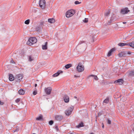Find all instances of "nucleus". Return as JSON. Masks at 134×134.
<instances>
[{"mask_svg": "<svg viewBox=\"0 0 134 134\" xmlns=\"http://www.w3.org/2000/svg\"><path fill=\"white\" fill-rule=\"evenodd\" d=\"M39 5L40 7L42 9H44L46 7L45 0H40Z\"/></svg>", "mask_w": 134, "mask_h": 134, "instance_id": "obj_5", "label": "nucleus"}, {"mask_svg": "<svg viewBox=\"0 0 134 134\" xmlns=\"http://www.w3.org/2000/svg\"><path fill=\"white\" fill-rule=\"evenodd\" d=\"M64 100L66 103H68L69 101V98L67 95L65 94L63 97Z\"/></svg>", "mask_w": 134, "mask_h": 134, "instance_id": "obj_9", "label": "nucleus"}, {"mask_svg": "<svg viewBox=\"0 0 134 134\" xmlns=\"http://www.w3.org/2000/svg\"><path fill=\"white\" fill-rule=\"evenodd\" d=\"M34 58L31 55L29 56V61L31 62L34 60Z\"/></svg>", "mask_w": 134, "mask_h": 134, "instance_id": "obj_26", "label": "nucleus"}, {"mask_svg": "<svg viewBox=\"0 0 134 134\" xmlns=\"http://www.w3.org/2000/svg\"><path fill=\"white\" fill-rule=\"evenodd\" d=\"M63 71H58L57 72L53 74V77H57L60 74L62 73Z\"/></svg>", "mask_w": 134, "mask_h": 134, "instance_id": "obj_14", "label": "nucleus"}, {"mask_svg": "<svg viewBox=\"0 0 134 134\" xmlns=\"http://www.w3.org/2000/svg\"><path fill=\"white\" fill-rule=\"evenodd\" d=\"M23 77V76L22 75L20 74H19L16 75V76L15 78V80L16 81H18L22 79Z\"/></svg>", "mask_w": 134, "mask_h": 134, "instance_id": "obj_8", "label": "nucleus"}, {"mask_svg": "<svg viewBox=\"0 0 134 134\" xmlns=\"http://www.w3.org/2000/svg\"><path fill=\"white\" fill-rule=\"evenodd\" d=\"M110 9H109L108 11H107L105 14V15L106 16H108L110 14Z\"/></svg>", "mask_w": 134, "mask_h": 134, "instance_id": "obj_28", "label": "nucleus"}, {"mask_svg": "<svg viewBox=\"0 0 134 134\" xmlns=\"http://www.w3.org/2000/svg\"><path fill=\"white\" fill-rule=\"evenodd\" d=\"M37 93V91L36 90H35L33 92V94L34 95H36Z\"/></svg>", "mask_w": 134, "mask_h": 134, "instance_id": "obj_34", "label": "nucleus"}, {"mask_svg": "<svg viewBox=\"0 0 134 134\" xmlns=\"http://www.w3.org/2000/svg\"><path fill=\"white\" fill-rule=\"evenodd\" d=\"M123 23L124 24H125L126 23V22H123Z\"/></svg>", "mask_w": 134, "mask_h": 134, "instance_id": "obj_42", "label": "nucleus"}, {"mask_svg": "<svg viewBox=\"0 0 134 134\" xmlns=\"http://www.w3.org/2000/svg\"><path fill=\"white\" fill-rule=\"evenodd\" d=\"M110 23H111V22L109 23H108V24H110Z\"/></svg>", "mask_w": 134, "mask_h": 134, "instance_id": "obj_50", "label": "nucleus"}, {"mask_svg": "<svg viewBox=\"0 0 134 134\" xmlns=\"http://www.w3.org/2000/svg\"><path fill=\"white\" fill-rule=\"evenodd\" d=\"M129 10H128V8H127L121 9V13L122 14H125L129 12Z\"/></svg>", "mask_w": 134, "mask_h": 134, "instance_id": "obj_10", "label": "nucleus"}, {"mask_svg": "<svg viewBox=\"0 0 134 134\" xmlns=\"http://www.w3.org/2000/svg\"><path fill=\"white\" fill-rule=\"evenodd\" d=\"M85 42L84 41H80L78 44H82V43H85Z\"/></svg>", "mask_w": 134, "mask_h": 134, "instance_id": "obj_35", "label": "nucleus"}, {"mask_svg": "<svg viewBox=\"0 0 134 134\" xmlns=\"http://www.w3.org/2000/svg\"><path fill=\"white\" fill-rule=\"evenodd\" d=\"M98 115H101V114H100V113H98Z\"/></svg>", "mask_w": 134, "mask_h": 134, "instance_id": "obj_46", "label": "nucleus"}, {"mask_svg": "<svg viewBox=\"0 0 134 134\" xmlns=\"http://www.w3.org/2000/svg\"><path fill=\"white\" fill-rule=\"evenodd\" d=\"M102 127L103 128H104V125H103L102 126Z\"/></svg>", "mask_w": 134, "mask_h": 134, "instance_id": "obj_45", "label": "nucleus"}, {"mask_svg": "<svg viewBox=\"0 0 134 134\" xmlns=\"http://www.w3.org/2000/svg\"><path fill=\"white\" fill-rule=\"evenodd\" d=\"M127 53L125 52H121L118 54V55L120 57H125L127 56Z\"/></svg>", "mask_w": 134, "mask_h": 134, "instance_id": "obj_11", "label": "nucleus"}, {"mask_svg": "<svg viewBox=\"0 0 134 134\" xmlns=\"http://www.w3.org/2000/svg\"><path fill=\"white\" fill-rule=\"evenodd\" d=\"M84 126L83 123L82 122L80 123L78 125L76 126V127L78 128H79L81 127H82Z\"/></svg>", "mask_w": 134, "mask_h": 134, "instance_id": "obj_20", "label": "nucleus"}, {"mask_svg": "<svg viewBox=\"0 0 134 134\" xmlns=\"http://www.w3.org/2000/svg\"><path fill=\"white\" fill-rule=\"evenodd\" d=\"M74 108V106L71 105L66 109L65 111L66 115L68 116H69L71 114Z\"/></svg>", "mask_w": 134, "mask_h": 134, "instance_id": "obj_2", "label": "nucleus"}, {"mask_svg": "<svg viewBox=\"0 0 134 134\" xmlns=\"http://www.w3.org/2000/svg\"><path fill=\"white\" fill-rule=\"evenodd\" d=\"M123 80L122 79H119L114 81V83L118 85H122L123 83Z\"/></svg>", "mask_w": 134, "mask_h": 134, "instance_id": "obj_12", "label": "nucleus"}, {"mask_svg": "<svg viewBox=\"0 0 134 134\" xmlns=\"http://www.w3.org/2000/svg\"><path fill=\"white\" fill-rule=\"evenodd\" d=\"M109 100V99L108 98H107L105 99L104 100L103 103H108Z\"/></svg>", "mask_w": 134, "mask_h": 134, "instance_id": "obj_23", "label": "nucleus"}, {"mask_svg": "<svg viewBox=\"0 0 134 134\" xmlns=\"http://www.w3.org/2000/svg\"><path fill=\"white\" fill-rule=\"evenodd\" d=\"M30 20L28 19L26 20L25 22V23L26 24H28L29 23Z\"/></svg>", "mask_w": 134, "mask_h": 134, "instance_id": "obj_30", "label": "nucleus"}, {"mask_svg": "<svg viewBox=\"0 0 134 134\" xmlns=\"http://www.w3.org/2000/svg\"><path fill=\"white\" fill-rule=\"evenodd\" d=\"M132 52H130V51H128V53H127V54H131V53H132Z\"/></svg>", "mask_w": 134, "mask_h": 134, "instance_id": "obj_38", "label": "nucleus"}, {"mask_svg": "<svg viewBox=\"0 0 134 134\" xmlns=\"http://www.w3.org/2000/svg\"><path fill=\"white\" fill-rule=\"evenodd\" d=\"M81 3V2H79L77 1H75V3L76 4H80Z\"/></svg>", "mask_w": 134, "mask_h": 134, "instance_id": "obj_31", "label": "nucleus"}, {"mask_svg": "<svg viewBox=\"0 0 134 134\" xmlns=\"http://www.w3.org/2000/svg\"><path fill=\"white\" fill-rule=\"evenodd\" d=\"M90 134H94L93 133H90Z\"/></svg>", "mask_w": 134, "mask_h": 134, "instance_id": "obj_51", "label": "nucleus"}, {"mask_svg": "<svg viewBox=\"0 0 134 134\" xmlns=\"http://www.w3.org/2000/svg\"><path fill=\"white\" fill-rule=\"evenodd\" d=\"M90 76H93V77H94V79L95 80H96V81L98 80V78L97 76L96 75H90L89 76V77H90Z\"/></svg>", "mask_w": 134, "mask_h": 134, "instance_id": "obj_24", "label": "nucleus"}, {"mask_svg": "<svg viewBox=\"0 0 134 134\" xmlns=\"http://www.w3.org/2000/svg\"><path fill=\"white\" fill-rule=\"evenodd\" d=\"M48 44V42H46L45 43V44L43 45H42V48L43 50H46L47 49V44Z\"/></svg>", "mask_w": 134, "mask_h": 134, "instance_id": "obj_16", "label": "nucleus"}, {"mask_svg": "<svg viewBox=\"0 0 134 134\" xmlns=\"http://www.w3.org/2000/svg\"><path fill=\"white\" fill-rule=\"evenodd\" d=\"M77 71L79 72H81L84 70V67L81 63H79L77 67Z\"/></svg>", "mask_w": 134, "mask_h": 134, "instance_id": "obj_3", "label": "nucleus"}, {"mask_svg": "<svg viewBox=\"0 0 134 134\" xmlns=\"http://www.w3.org/2000/svg\"><path fill=\"white\" fill-rule=\"evenodd\" d=\"M74 98H77V97L76 96H74Z\"/></svg>", "mask_w": 134, "mask_h": 134, "instance_id": "obj_44", "label": "nucleus"}, {"mask_svg": "<svg viewBox=\"0 0 134 134\" xmlns=\"http://www.w3.org/2000/svg\"><path fill=\"white\" fill-rule=\"evenodd\" d=\"M42 117L41 116H40L36 118L37 120H40L42 119Z\"/></svg>", "mask_w": 134, "mask_h": 134, "instance_id": "obj_29", "label": "nucleus"}, {"mask_svg": "<svg viewBox=\"0 0 134 134\" xmlns=\"http://www.w3.org/2000/svg\"><path fill=\"white\" fill-rule=\"evenodd\" d=\"M55 21V19L53 18L49 19H48V21L51 23H54Z\"/></svg>", "mask_w": 134, "mask_h": 134, "instance_id": "obj_22", "label": "nucleus"}, {"mask_svg": "<svg viewBox=\"0 0 134 134\" xmlns=\"http://www.w3.org/2000/svg\"><path fill=\"white\" fill-rule=\"evenodd\" d=\"M20 101V99H19V98H18L17 99H16V100H15V102H16V103H18V102H19Z\"/></svg>", "mask_w": 134, "mask_h": 134, "instance_id": "obj_37", "label": "nucleus"}, {"mask_svg": "<svg viewBox=\"0 0 134 134\" xmlns=\"http://www.w3.org/2000/svg\"><path fill=\"white\" fill-rule=\"evenodd\" d=\"M128 77L134 76V70H129L126 73Z\"/></svg>", "mask_w": 134, "mask_h": 134, "instance_id": "obj_6", "label": "nucleus"}, {"mask_svg": "<svg viewBox=\"0 0 134 134\" xmlns=\"http://www.w3.org/2000/svg\"><path fill=\"white\" fill-rule=\"evenodd\" d=\"M107 122L109 124H111V121L109 119H108Z\"/></svg>", "mask_w": 134, "mask_h": 134, "instance_id": "obj_36", "label": "nucleus"}, {"mask_svg": "<svg viewBox=\"0 0 134 134\" xmlns=\"http://www.w3.org/2000/svg\"><path fill=\"white\" fill-rule=\"evenodd\" d=\"M74 77H80L79 76H77L75 75H74Z\"/></svg>", "mask_w": 134, "mask_h": 134, "instance_id": "obj_41", "label": "nucleus"}, {"mask_svg": "<svg viewBox=\"0 0 134 134\" xmlns=\"http://www.w3.org/2000/svg\"><path fill=\"white\" fill-rule=\"evenodd\" d=\"M16 129L15 130V131H14V132L16 131Z\"/></svg>", "mask_w": 134, "mask_h": 134, "instance_id": "obj_49", "label": "nucleus"}, {"mask_svg": "<svg viewBox=\"0 0 134 134\" xmlns=\"http://www.w3.org/2000/svg\"><path fill=\"white\" fill-rule=\"evenodd\" d=\"M88 19L87 18H85L84 20H83V22L86 23L88 21Z\"/></svg>", "mask_w": 134, "mask_h": 134, "instance_id": "obj_32", "label": "nucleus"}, {"mask_svg": "<svg viewBox=\"0 0 134 134\" xmlns=\"http://www.w3.org/2000/svg\"><path fill=\"white\" fill-rule=\"evenodd\" d=\"M43 22H41V23H40V25H41V27H42V25H43Z\"/></svg>", "mask_w": 134, "mask_h": 134, "instance_id": "obj_39", "label": "nucleus"}, {"mask_svg": "<svg viewBox=\"0 0 134 134\" xmlns=\"http://www.w3.org/2000/svg\"><path fill=\"white\" fill-rule=\"evenodd\" d=\"M1 103V101L0 100V104Z\"/></svg>", "mask_w": 134, "mask_h": 134, "instance_id": "obj_52", "label": "nucleus"}, {"mask_svg": "<svg viewBox=\"0 0 134 134\" xmlns=\"http://www.w3.org/2000/svg\"><path fill=\"white\" fill-rule=\"evenodd\" d=\"M116 49L115 48H113L111 49L108 52V54H107V56L108 57L110 56L111 54Z\"/></svg>", "mask_w": 134, "mask_h": 134, "instance_id": "obj_15", "label": "nucleus"}, {"mask_svg": "<svg viewBox=\"0 0 134 134\" xmlns=\"http://www.w3.org/2000/svg\"><path fill=\"white\" fill-rule=\"evenodd\" d=\"M20 95H23L24 94L25 91L22 89H20L18 91Z\"/></svg>", "mask_w": 134, "mask_h": 134, "instance_id": "obj_18", "label": "nucleus"}, {"mask_svg": "<svg viewBox=\"0 0 134 134\" xmlns=\"http://www.w3.org/2000/svg\"><path fill=\"white\" fill-rule=\"evenodd\" d=\"M53 123V122L52 120H50L49 122V124L50 125H52Z\"/></svg>", "mask_w": 134, "mask_h": 134, "instance_id": "obj_33", "label": "nucleus"}, {"mask_svg": "<svg viewBox=\"0 0 134 134\" xmlns=\"http://www.w3.org/2000/svg\"><path fill=\"white\" fill-rule=\"evenodd\" d=\"M70 134H73L72 133H70Z\"/></svg>", "mask_w": 134, "mask_h": 134, "instance_id": "obj_53", "label": "nucleus"}, {"mask_svg": "<svg viewBox=\"0 0 134 134\" xmlns=\"http://www.w3.org/2000/svg\"><path fill=\"white\" fill-rule=\"evenodd\" d=\"M75 12L73 10H71L67 11L66 13V17L69 18L72 16L75 13Z\"/></svg>", "mask_w": 134, "mask_h": 134, "instance_id": "obj_4", "label": "nucleus"}, {"mask_svg": "<svg viewBox=\"0 0 134 134\" xmlns=\"http://www.w3.org/2000/svg\"><path fill=\"white\" fill-rule=\"evenodd\" d=\"M37 41L36 38L35 37H31L27 42V44L30 46H31L36 43Z\"/></svg>", "mask_w": 134, "mask_h": 134, "instance_id": "obj_1", "label": "nucleus"}, {"mask_svg": "<svg viewBox=\"0 0 134 134\" xmlns=\"http://www.w3.org/2000/svg\"><path fill=\"white\" fill-rule=\"evenodd\" d=\"M71 66V64H68L66 65L65 67L66 69H68Z\"/></svg>", "mask_w": 134, "mask_h": 134, "instance_id": "obj_27", "label": "nucleus"}, {"mask_svg": "<svg viewBox=\"0 0 134 134\" xmlns=\"http://www.w3.org/2000/svg\"><path fill=\"white\" fill-rule=\"evenodd\" d=\"M11 62L12 63H14V62L13 60H11Z\"/></svg>", "mask_w": 134, "mask_h": 134, "instance_id": "obj_40", "label": "nucleus"}, {"mask_svg": "<svg viewBox=\"0 0 134 134\" xmlns=\"http://www.w3.org/2000/svg\"><path fill=\"white\" fill-rule=\"evenodd\" d=\"M127 46H129L131 47L134 48V42L133 41L129 43H127Z\"/></svg>", "mask_w": 134, "mask_h": 134, "instance_id": "obj_19", "label": "nucleus"}, {"mask_svg": "<svg viewBox=\"0 0 134 134\" xmlns=\"http://www.w3.org/2000/svg\"><path fill=\"white\" fill-rule=\"evenodd\" d=\"M77 101H79V98H78L77 99Z\"/></svg>", "mask_w": 134, "mask_h": 134, "instance_id": "obj_47", "label": "nucleus"}, {"mask_svg": "<svg viewBox=\"0 0 134 134\" xmlns=\"http://www.w3.org/2000/svg\"><path fill=\"white\" fill-rule=\"evenodd\" d=\"M118 45L121 47H122L124 46L127 45V43H119Z\"/></svg>", "mask_w": 134, "mask_h": 134, "instance_id": "obj_21", "label": "nucleus"}, {"mask_svg": "<svg viewBox=\"0 0 134 134\" xmlns=\"http://www.w3.org/2000/svg\"><path fill=\"white\" fill-rule=\"evenodd\" d=\"M9 79L10 81H12L14 80V78L12 74H10L9 76Z\"/></svg>", "mask_w": 134, "mask_h": 134, "instance_id": "obj_17", "label": "nucleus"}, {"mask_svg": "<svg viewBox=\"0 0 134 134\" xmlns=\"http://www.w3.org/2000/svg\"><path fill=\"white\" fill-rule=\"evenodd\" d=\"M37 86V84H35V87H36Z\"/></svg>", "mask_w": 134, "mask_h": 134, "instance_id": "obj_43", "label": "nucleus"}, {"mask_svg": "<svg viewBox=\"0 0 134 134\" xmlns=\"http://www.w3.org/2000/svg\"><path fill=\"white\" fill-rule=\"evenodd\" d=\"M56 129H57L58 128V127H57V126H56Z\"/></svg>", "mask_w": 134, "mask_h": 134, "instance_id": "obj_48", "label": "nucleus"}, {"mask_svg": "<svg viewBox=\"0 0 134 134\" xmlns=\"http://www.w3.org/2000/svg\"><path fill=\"white\" fill-rule=\"evenodd\" d=\"M56 120L58 121H60L63 118V117L61 115H57L55 117Z\"/></svg>", "mask_w": 134, "mask_h": 134, "instance_id": "obj_13", "label": "nucleus"}, {"mask_svg": "<svg viewBox=\"0 0 134 134\" xmlns=\"http://www.w3.org/2000/svg\"><path fill=\"white\" fill-rule=\"evenodd\" d=\"M52 90V88L50 87L46 88L44 89L46 93L48 95H49L50 94Z\"/></svg>", "mask_w": 134, "mask_h": 134, "instance_id": "obj_7", "label": "nucleus"}, {"mask_svg": "<svg viewBox=\"0 0 134 134\" xmlns=\"http://www.w3.org/2000/svg\"><path fill=\"white\" fill-rule=\"evenodd\" d=\"M133 131H134V129Z\"/></svg>", "mask_w": 134, "mask_h": 134, "instance_id": "obj_54", "label": "nucleus"}, {"mask_svg": "<svg viewBox=\"0 0 134 134\" xmlns=\"http://www.w3.org/2000/svg\"><path fill=\"white\" fill-rule=\"evenodd\" d=\"M36 29L38 31H41L42 29V27L40 26H38L36 27Z\"/></svg>", "mask_w": 134, "mask_h": 134, "instance_id": "obj_25", "label": "nucleus"}]
</instances>
